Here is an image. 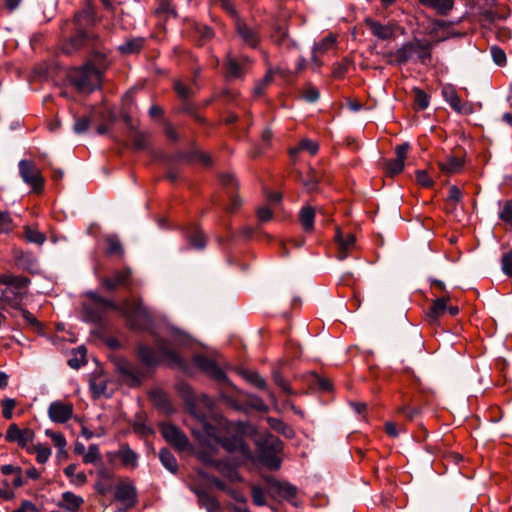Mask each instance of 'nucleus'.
I'll return each mask as SVG.
<instances>
[{
	"label": "nucleus",
	"instance_id": "12",
	"mask_svg": "<svg viewBox=\"0 0 512 512\" xmlns=\"http://www.w3.org/2000/svg\"><path fill=\"white\" fill-rule=\"evenodd\" d=\"M97 36L89 34L84 31H78L73 35L70 40L64 44L63 51L66 54H71L85 47H94V42L97 40Z\"/></svg>",
	"mask_w": 512,
	"mask_h": 512
},
{
	"label": "nucleus",
	"instance_id": "38",
	"mask_svg": "<svg viewBox=\"0 0 512 512\" xmlns=\"http://www.w3.org/2000/svg\"><path fill=\"white\" fill-rule=\"evenodd\" d=\"M0 283L14 286L16 288H22L28 285L29 279L26 277H18L14 275H2L0 277Z\"/></svg>",
	"mask_w": 512,
	"mask_h": 512
},
{
	"label": "nucleus",
	"instance_id": "41",
	"mask_svg": "<svg viewBox=\"0 0 512 512\" xmlns=\"http://www.w3.org/2000/svg\"><path fill=\"white\" fill-rule=\"evenodd\" d=\"M106 243H107L106 252L108 255H118V256L123 255V253H124L123 247L118 238H116L114 236H109L106 238Z\"/></svg>",
	"mask_w": 512,
	"mask_h": 512
},
{
	"label": "nucleus",
	"instance_id": "27",
	"mask_svg": "<svg viewBox=\"0 0 512 512\" xmlns=\"http://www.w3.org/2000/svg\"><path fill=\"white\" fill-rule=\"evenodd\" d=\"M419 2L428 8L434 9L440 15H447L453 8V0H419Z\"/></svg>",
	"mask_w": 512,
	"mask_h": 512
},
{
	"label": "nucleus",
	"instance_id": "51",
	"mask_svg": "<svg viewBox=\"0 0 512 512\" xmlns=\"http://www.w3.org/2000/svg\"><path fill=\"white\" fill-rule=\"evenodd\" d=\"M151 397L156 405L160 406L163 409H169V401L167 395L160 390L153 391L151 393Z\"/></svg>",
	"mask_w": 512,
	"mask_h": 512
},
{
	"label": "nucleus",
	"instance_id": "39",
	"mask_svg": "<svg viewBox=\"0 0 512 512\" xmlns=\"http://www.w3.org/2000/svg\"><path fill=\"white\" fill-rule=\"evenodd\" d=\"M31 452L36 454V460L40 464H45L52 454V450L41 443L36 444Z\"/></svg>",
	"mask_w": 512,
	"mask_h": 512
},
{
	"label": "nucleus",
	"instance_id": "22",
	"mask_svg": "<svg viewBox=\"0 0 512 512\" xmlns=\"http://www.w3.org/2000/svg\"><path fill=\"white\" fill-rule=\"evenodd\" d=\"M116 500L125 504L126 508H131L136 504V491L130 485H120L115 492Z\"/></svg>",
	"mask_w": 512,
	"mask_h": 512
},
{
	"label": "nucleus",
	"instance_id": "16",
	"mask_svg": "<svg viewBox=\"0 0 512 512\" xmlns=\"http://www.w3.org/2000/svg\"><path fill=\"white\" fill-rule=\"evenodd\" d=\"M5 439L8 442H16L19 446L25 447L34 439V432L29 428L20 429L16 424H11L6 431Z\"/></svg>",
	"mask_w": 512,
	"mask_h": 512
},
{
	"label": "nucleus",
	"instance_id": "19",
	"mask_svg": "<svg viewBox=\"0 0 512 512\" xmlns=\"http://www.w3.org/2000/svg\"><path fill=\"white\" fill-rule=\"evenodd\" d=\"M408 150V143H403L395 148L396 158L386 163V170L390 175H397L403 171Z\"/></svg>",
	"mask_w": 512,
	"mask_h": 512
},
{
	"label": "nucleus",
	"instance_id": "23",
	"mask_svg": "<svg viewBox=\"0 0 512 512\" xmlns=\"http://www.w3.org/2000/svg\"><path fill=\"white\" fill-rule=\"evenodd\" d=\"M247 63V57L237 59L229 55L225 64L228 75L233 78L241 77L244 74L245 66Z\"/></svg>",
	"mask_w": 512,
	"mask_h": 512
},
{
	"label": "nucleus",
	"instance_id": "46",
	"mask_svg": "<svg viewBox=\"0 0 512 512\" xmlns=\"http://www.w3.org/2000/svg\"><path fill=\"white\" fill-rule=\"evenodd\" d=\"M45 434L51 438V440L53 441V443H54L55 447H57V449H60L62 451L63 448H66L67 441L62 433L54 432L50 429H47L45 431Z\"/></svg>",
	"mask_w": 512,
	"mask_h": 512
},
{
	"label": "nucleus",
	"instance_id": "15",
	"mask_svg": "<svg viewBox=\"0 0 512 512\" xmlns=\"http://www.w3.org/2000/svg\"><path fill=\"white\" fill-rule=\"evenodd\" d=\"M419 48L418 39L413 41H409L403 44L398 50L395 52H390L387 54V57L390 58L388 61L390 64H399L403 65L407 63L412 57L415 55V49Z\"/></svg>",
	"mask_w": 512,
	"mask_h": 512
},
{
	"label": "nucleus",
	"instance_id": "47",
	"mask_svg": "<svg viewBox=\"0 0 512 512\" xmlns=\"http://www.w3.org/2000/svg\"><path fill=\"white\" fill-rule=\"evenodd\" d=\"M246 380L253 384L254 386L263 389L266 386V382L262 376H260L257 372L247 371L244 374Z\"/></svg>",
	"mask_w": 512,
	"mask_h": 512
},
{
	"label": "nucleus",
	"instance_id": "35",
	"mask_svg": "<svg viewBox=\"0 0 512 512\" xmlns=\"http://www.w3.org/2000/svg\"><path fill=\"white\" fill-rule=\"evenodd\" d=\"M64 474L70 478L74 485H83L87 481V476L84 472H77L76 464H70L64 469Z\"/></svg>",
	"mask_w": 512,
	"mask_h": 512
},
{
	"label": "nucleus",
	"instance_id": "9",
	"mask_svg": "<svg viewBox=\"0 0 512 512\" xmlns=\"http://www.w3.org/2000/svg\"><path fill=\"white\" fill-rule=\"evenodd\" d=\"M117 371L121 375L122 380L131 387L139 386L145 378L142 369L125 360L118 362Z\"/></svg>",
	"mask_w": 512,
	"mask_h": 512
},
{
	"label": "nucleus",
	"instance_id": "28",
	"mask_svg": "<svg viewBox=\"0 0 512 512\" xmlns=\"http://www.w3.org/2000/svg\"><path fill=\"white\" fill-rule=\"evenodd\" d=\"M299 180L301 181L304 189L307 192L312 193L318 191L320 177L314 169L309 168V171L307 172L306 176L299 174Z\"/></svg>",
	"mask_w": 512,
	"mask_h": 512
},
{
	"label": "nucleus",
	"instance_id": "13",
	"mask_svg": "<svg viewBox=\"0 0 512 512\" xmlns=\"http://www.w3.org/2000/svg\"><path fill=\"white\" fill-rule=\"evenodd\" d=\"M161 434L167 442L171 443L178 450H185L189 446L186 435L172 424H163Z\"/></svg>",
	"mask_w": 512,
	"mask_h": 512
},
{
	"label": "nucleus",
	"instance_id": "53",
	"mask_svg": "<svg viewBox=\"0 0 512 512\" xmlns=\"http://www.w3.org/2000/svg\"><path fill=\"white\" fill-rule=\"evenodd\" d=\"M273 41L279 45H285L287 42V31L284 27L277 26L272 34Z\"/></svg>",
	"mask_w": 512,
	"mask_h": 512
},
{
	"label": "nucleus",
	"instance_id": "8",
	"mask_svg": "<svg viewBox=\"0 0 512 512\" xmlns=\"http://www.w3.org/2000/svg\"><path fill=\"white\" fill-rule=\"evenodd\" d=\"M19 172L24 182L30 185L34 192H40L42 190L44 179L32 162L21 160L19 163Z\"/></svg>",
	"mask_w": 512,
	"mask_h": 512
},
{
	"label": "nucleus",
	"instance_id": "30",
	"mask_svg": "<svg viewBox=\"0 0 512 512\" xmlns=\"http://www.w3.org/2000/svg\"><path fill=\"white\" fill-rule=\"evenodd\" d=\"M300 223L306 232L314 229L315 209L311 206H305L299 213Z\"/></svg>",
	"mask_w": 512,
	"mask_h": 512
},
{
	"label": "nucleus",
	"instance_id": "64",
	"mask_svg": "<svg viewBox=\"0 0 512 512\" xmlns=\"http://www.w3.org/2000/svg\"><path fill=\"white\" fill-rule=\"evenodd\" d=\"M303 98L308 102H315L319 98V91L314 87H308L303 93Z\"/></svg>",
	"mask_w": 512,
	"mask_h": 512
},
{
	"label": "nucleus",
	"instance_id": "62",
	"mask_svg": "<svg viewBox=\"0 0 512 512\" xmlns=\"http://www.w3.org/2000/svg\"><path fill=\"white\" fill-rule=\"evenodd\" d=\"M90 121L86 117L78 118L74 123V131L78 134L87 131L89 128Z\"/></svg>",
	"mask_w": 512,
	"mask_h": 512
},
{
	"label": "nucleus",
	"instance_id": "59",
	"mask_svg": "<svg viewBox=\"0 0 512 512\" xmlns=\"http://www.w3.org/2000/svg\"><path fill=\"white\" fill-rule=\"evenodd\" d=\"M416 180L423 187H430L433 184V180L425 170H419L416 172Z\"/></svg>",
	"mask_w": 512,
	"mask_h": 512
},
{
	"label": "nucleus",
	"instance_id": "18",
	"mask_svg": "<svg viewBox=\"0 0 512 512\" xmlns=\"http://www.w3.org/2000/svg\"><path fill=\"white\" fill-rule=\"evenodd\" d=\"M195 363L197 366L215 380L222 382L226 380L225 372L216 364V362L206 356H196Z\"/></svg>",
	"mask_w": 512,
	"mask_h": 512
},
{
	"label": "nucleus",
	"instance_id": "25",
	"mask_svg": "<svg viewBox=\"0 0 512 512\" xmlns=\"http://www.w3.org/2000/svg\"><path fill=\"white\" fill-rule=\"evenodd\" d=\"M121 463L128 468H135L138 465V455L127 444H122L116 452Z\"/></svg>",
	"mask_w": 512,
	"mask_h": 512
},
{
	"label": "nucleus",
	"instance_id": "29",
	"mask_svg": "<svg viewBox=\"0 0 512 512\" xmlns=\"http://www.w3.org/2000/svg\"><path fill=\"white\" fill-rule=\"evenodd\" d=\"M448 300L449 297H441L437 298L433 302L432 306L427 312V317L431 322H435L440 316H442L446 312Z\"/></svg>",
	"mask_w": 512,
	"mask_h": 512
},
{
	"label": "nucleus",
	"instance_id": "60",
	"mask_svg": "<svg viewBox=\"0 0 512 512\" xmlns=\"http://www.w3.org/2000/svg\"><path fill=\"white\" fill-rule=\"evenodd\" d=\"M256 214H257L258 220L261 223L268 222L273 217V212L271 211L270 208H268L266 206L258 208L257 211H256Z\"/></svg>",
	"mask_w": 512,
	"mask_h": 512
},
{
	"label": "nucleus",
	"instance_id": "49",
	"mask_svg": "<svg viewBox=\"0 0 512 512\" xmlns=\"http://www.w3.org/2000/svg\"><path fill=\"white\" fill-rule=\"evenodd\" d=\"M491 56L493 58V61L498 66H503L506 64V53L504 50L498 46H492L490 49Z\"/></svg>",
	"mask_w": 512,
	"mask_h": 512
},
{
	"label": "nucleus",
	"instance_id": "11",
	"mask_svg": "<svg viewBox=\"0 0 512 512\" xmlns=\"http://www.w3.org/2000/svg\"><path fill=\"white\" fill-rule=\"evenodd\" d=\"M215 436H209L210 438L215 439L218 443L222 445V447L228 452L234 453L239 452L244 459H250L252 457V452L247 447L243 441L242 437L234 436L231 438L222 439L217 432V429L214 427Z\"/></svg>",
	"mask_w": 512,
	"mask_h": 512
},
{
	"label": "nucleus",
	"instance_id": "24",
	"mask_svg": "<svg viewBox=\"0 0 512 512\" xmlns=\"http://www.w3.org/2000/svg\"><path fill=\"white\" fill-rule=\"evenodd\" d=\"M83 503L84 499L81 496L72 492H64L58 505L69 512H76L81 508Z\"/></svg>",
	"mask_w": 512,
	"mask_h": 512
},
{
	"label": "nucleus",
	"instance_id": "17",
	"mask_svg": "<svg viewBox=\"0 0 512 512\" xmlns=\"http://www.w3.org/2000/svg\"><path fill=\"white\" fill-rule=\"evenodd\" d=\"M335 241L338 248L337 258L339 260H344L355 247L356 238L351 233L344 234L340 229H337Z\"/></svg>",
	"mask_w": 512,
	"mask_h": 512
},
{
	"label": "nucleus",
	"instance_id": "1",
	"mask_svg": "<svg viewBox=\"0 0 512 512\" xmlns=\"http://www.w3.org/2000/svg\"><path fill=\"white\" fill-rule=\"evenodd\" d=\"M98 65L88 63L81 68L69 72V79L78 91L90 93L99 87L102 72L106 67V58L103 53L96 54Z\"/></svg>",
	"mask_w": 512,
	"mask_h": 512
},
{
	"label": "nucleus",
	"instance_id": "56",
	"mask_svg": "<svg viewBox=\"0 0 512 512\" xmlns=\"http://www.w3.org/2000/svg\"><path fill=\"white\" fill-rule=\"evenodd\" d=\"M174 89L177 92L178 96L182 99H188L192 95V91L189 87L183 84L181 81H176L174 83Z\"/></svg>",
	"mask_w": 512,
	"mask_h": 512
},
{
	"label": "nucleus",
	"instance_id": "34",
	"mask_svg": "<svg viewBox=\"0 0 512 512\" xmlns=\"http://www.w3.org/2000/svg\"><path fill=\"white\" fill-rule=\"evenodd\" d=\"M319 150L317 142L310 139H303L299 142L298 146L290 149L291 156L296 155L301 151H307L310 155H315Z\"/></svg>",
	"mask_w": 512,
	"mask_h": 512
},
{
	"label": "nucleus",
	"instance_id": "63",
	"mask_svg": "<svg viewBox=\"0 0 512 512\" xmlns=\"http://www.w3.org/2000/svg\"><path fill=\"white\" fill-rule=\"evenodd\" d=\"M197 455V458L204 464H208V465H212L215 467V463L218 461V460H214L213 459V456L210 452H207V451H198L196 453Z\"/></svg>",
	"mask_w": 512,
	"mask_h": 512
},
{
	"label": "nucleus",
	"instance_id": "54",
	"mask_svg": "<svg viewBox=\"0 0 512 512\" xmlns=\"http://www.w3.org/2000/svg\"><path fill=\"white\" fill-rule=\"evenodd\" d=\"M25 236L29 242L42 244L45 240V236L37 230L27 227L25 230Z\"/></svg>",
	"mask_w": 512,
	"mask_h": 512
},
{
	"label": "nucleus",
	"instance_id": "21",
	"mask_svg": "<svg viewBox=\"0 0 512 512\" xmlns=\"http://www.w3.org/2000/svg\"><path fill=\"white\" fill-rule=\"evenodd\" d=\"M365 24L378 39L387 40L394 36V29L391 25H383L370 18L365 20Z\"/></svg>",
	"mask_w": 512,
	"mask_h": 512
},
{
	"label": "nucleus",
	"instance_id": "20",
	"mask_svg": "<svg viewBox=\"0 0 512 512\" xmlns=\"http://www.w3.org/2000/svg\"><path fill=\"white\" fill-rule=\"evenodd\" d=\"M157 349L159 354L162 356L164 360L168 362L170 365H183V360L181 357L170 348L169 343L164 339H158L156 342Z\"/></svg>",
	"mask_w": 512,
	"mask_h": 512
},
{
	"label": "nucleus",
	"instance_id": "37",
	"mask_svg": "<svg viewBox=\"0 0 512 512\" xmlns=\"http://www.w3.org/2000/svg\"><path fill=\"white\" fill-rule=\"evenodd\" d=\"M215 468L231 481L239 480L238 472L228 463L218 460L215 463Z\"/></svg>",
	"mask_w": 512,
	"mask_h": 512
},
{
	"label": "nucleus",
	"instance_id": "45",
	"mask_svg": "<svg viewBox=\"0 0 512 512\" xmlns=\"http://www.w3.org/2000/svg\"><path fill=\"white\" fill-rule=\"evenodd\" d=\"M133 146L137 150H143L148 144V134L140 131H134L132 135Z\"/></svg>",
	"mask_w": 512,
	"mask_h": 512
},
{
	"label": "nucleus",
	"instance_id": "7",
	"mask_svg": "<svg viewBox=\"0 0 512 512\" xmlns=\"http://www.w3.org/2000/svg\"><path fill=\"white\" fill-rule=\"evenodd\" d=\"M442 96L450 107L457 113L469 115L474 112L473 104L469 101H462L453 85L447 84L442 87Z\"/></svg>",
	"mask_w": 512,
	"mask_h": 512
},
{
	"label": "nucleus",
	"instance_id": "6",
	"mask_svg": "<svg viewBox=\"0 0 512 512\" xmlns=\"http://www.w3.org/2000/svg\"><path fill=\"white\" fill-rule=\"evenodd\" d=\"M282 450V442L275 436L269 435L258 442V460L264 466L277 469L280 466L278 453Z\"/></svg>",
	"mask_w": 512,
	"mask_h": 512
},
{
	"label": "nucleus",
	"instance_id": "48",
	"mask_svg": "<svg viewBox=\"0 0 512 512\" xmlns=\"http://www.w3.org/2000/svg\"><path fill=\"white\" fill-rule=\"evenodd\" d=\"M16 406V401L12 398H5L2 400V414L5 419L13 417V410Z\"/></svg>",
	"mask_w": 512,
	"mask_h": 512
},
{
	"label": "nucleus",
	"instance_id": "33",
	"mask_svg": "<svg viewBox=\"0 0 512 512\" xmlns=\"http://www.w3.org/2000/svg\"><path fill=\"white\" fill-rule=\"evenodd\" d=\"M439 167L443 172L449 174L457 173L463 167V161L458 157L451 156L446 160L439 162Z\"/></svg>",
	"mask_w": 512,
	"mask_h": 512
},
{
	"label": "nucleus",
	"instance_id": "57",
	"mask_svg": "<svg viewBox=\"0 0 512 512\" xmlns=\"http://www.w3.org/2000/svg\"><path fill=\"white\" fill-rule=\"evenodd\" d=\"M12 230V220L8 213L0 212V232L7 233Z\"/></svg>",
	"mask_w": 512,
	"mask_h": 512
},
{
	"label": "nucleus",
	"instance_id": "58",
	"mask_svg": "<svg viewBox=\"0 0 512 512\" xmlns=\"http://www.w3.org/2000/svg\"><path fill=\"white\" fill-rule=\"evenodd\" d=\"M502 270L507 276L512 277V250L503 255Z\"/></svg>",
	"mask_w": 512,
	"mask_h": 512
},
{
	"label": "nucleus",
	"instance_id": "55",
	"mask_svg": "<svg viewBox=\"0 0 512 512\" xmlns=\"http://www.w3.org/2000/svg\"><path fill=\"white\" fill-rule=\"evenodd\" d=\"M253 503L257 506H264L266 504L265 493L261 487L254 486L252 488Z\"/></svg>",
	"mask_w": 512,
	"mask_h": 512
},
{
	"label": "nucleus",
	"instance_id": "43",
	"mask_svg": "<svg viewBox=\"0 0 512 512\" xmlns=\"http://www.w3.org/2000/svg\"><path fill=\"white\" fill-rule=\"evenodd\" d=\"M100 451L96 444L89 445L87 451L83 455V462L85 464H95L100 461Z\"/></svg>",
	"mask_w": 512,
	"mask_h": 512
},
{
	"label": "nucleus",
	"instance_id": "44",
	"mask_svg": "<svg viewBox=\"0 0 512 512\" xmlns=\"http://www.w3.org/2000/svg\"><path fill=\"white\" fill-rule=\"evenodd\" d=\"M418 46L419 48L415 49V55H417L421 63L425 64L431 58L430 43L418 40Z\"/></svg>",
	"mask_w": 512,
	"mask_h": 512
},
{
	"label": "nucleus",
	"instance_id": "4",
	"mask_svg": "<svg viewBox=\"0 0 512 512\" xmlns=\"http://www.w3.org/2000/svg\"><path fill=\"white\" fill-rule=\"evenodd\" d=\"M129 322L132 328L142 329L149 325L153 316L150 309L143 305L141 300H125L120 303L119 311Z\"/></svg>",
	"mask_w": 512,
	"mask_h": 512
},
{
	"label": "nucleus",
	"instance_id": "31",
	"mask_svg": "<svg viewBox=\"0 0 512 512\" xmlns=\"http://www.w3.org/2000/svg\"><path fill=\"white\" fill-rule=\"evenodd\" d=\"M138 356L141 359V361L147 366H155L159 362L158 353L148 346H139Z\"/></svg>",
	"mask_w": 512,
	"mask_h": 512
},
{
	"label": "nucleus",
	"instance_id": "5",
	"mask_svg": "<svg viewBox=\"0 0 512 512\" xmlns=\"http://www.w3.org/2000/svg\"><path fill=\"white\" fill-rule=\"evenodd\" d=\"M221 7L231 16L235 17V29L238 38L248 47L256 48L260 43V35L257 27L251 26L236 16V11L230 0H219Z\"/></svg>",
	"mask_w": 512,
	"mask_h": 512
},
{
	"label": "nucleus",
	"instance_id": "50",
	"mask_svg": "<svg viewBox=\"0 0 512 512\" xmlns=\"http://www.w3.org/2000/svg\"><path fill=\"white\" fill-rule=\"evenodd\" d=\"M499 218L510 225L512 229V200L505 202L502 210L499 213Z\"/></svg>",
	"mask_w": 512,
	"mask_h": 512
},
{
	"label": "nucleus",
	"instance_id": "52",
	"mask_svg": "<svg viewBox=\"0 0 512 512\" xmlns=\"http://www.w3.org/2000/svg\"><path fill=\"white\" fill-rule=\"evenodd\" d=\"M90 388L95 397H100L106 391V383L103 379L97 378L90 383Z\"/></svg>",
	"mask_w": 512,
	"mask_h": 512
},
{
	"label": "nucleus",
	"instance_id": "14",
	"mask_svg": "<svg viewBox=\"0 0 512 512\" xmlns=\"http://www.w3.org/2000/svg\"><path fill=\"white\" fill-rule=\"evenodd\" d=\"M73 415V405L62 401H54L49 405L48 416L54 423H66Z\"/></svg>",
	"mask_w": 512,
	"mask_h": 512
},
{
	"label": "nucleus",
	"instance_id": "3",
	"mask_svg": "<svg viewBox=\"0 0 512 512\" xmlns=\"http://www.w3.org/2000/svg\"><path fill=\"white\" fill-rule=\"evenodd\" d=\"M191 414L199 421L207 436H215L214 426L206 421L213 412V400L205 394L188 395L186 398Z\"/></svg>",
	"mask_w": 512,
	"mask_h": 512
},
{
	"label": "nucleus",
	"instance_id": "61",
	"mask_svg": "<svg viewBox=\"0 0 512 512\" xmlns=\"http://www.w3.org/2000/svg\"><path fill=\"white\" fill-rule=\"evenodd\" d=\"M279 491L280 493L287 497V498H293L297 494V489L293 485H290L288 483H283L279 485Z\"/></svg>",
	"mask_w": 512,
	"mask_h": 512
},
{
	"label": "nucleus",
	"instance_id": "26",
	"mask_svg": "<svg viewBox=\"0 0 512 512\" xmlns=\"http://www.w3.org/2000/svg\"><path fill=\"white\" fill-rule=\"evenodd\" d=\"M144 44L145 38L143 37L128 38L118 46V50L123 55L136 54L141 51Z\"/></svg>",
	"mask_w": 512,
	"mask_h": 512
},
{
	"label": "nucleus",
	"instance_id": "32",
	"mask_svg": "<svg viewBox=\"0 0 512 512\" xmlns=\"http://www.w3.org/2000/svg\"><path fill=\"white\" fill-rule=\"evenodd\" d=\"M189 244L196 249H203L206 246V238L198 227L194 226L187 232Z\"/></svg>",
	"mask_w": 512,
	"mask_h": 512
},
{
	"label": "nucleus",
	"instance_id": "42",
	"mask_svg": "<svg viewBox=\"0 0 512 512\" xmlns=\"http://www.w3.org/2000/svg\"><path fill=\"white\" fill-rule=\"evenodd\" d=\"M336 43V38L333 35H328L327 37L323 38L321 41L315 44L314 46V53H325L326 51H329L334 47Z\"/></svg>",
	"mask_w": 512,
	"mask_h": 512
},
{
	"label": "nucleus",
	"instance_id": "10",
	"mask_svg": "<svg viewBox=\"0 0 512 512\" xmlns=\"http://www.w3.org/2000/svg\"><path fill=\"white\" fill-rule=\"evenodd\" d=\"M131 275L132 272L130 268L116 270L111 276L103 277L101 279V285L108 292L115 291L119 287L128 288L131 284Z\"/></svg>",
	"mask_w": 512,
	"mask_h": 512
},
{
	"label": "nucleus",
	"instance_id": "2",
	"mask_svg": "<svg viewBox=\"0 0 512 512\" xmlns=\"http://www.w3.org/2000/svg\"><path fill=\"white\" fill-rule=\"evenodd\" d=\"M87 301L82 305L84 319L91 323H101L109 312L120 311V304L105 299L96 292L89 291L86 293Z\"/></svg>",
	"mask_w": 512,
	"mask_h": 512
},
{
	"label": "nucleus",
	"instance_id": "36",
	"mask_svg": "<svg viewBox=\"0 0 512 512\" xmlns=\"http://www.w3.org/2000/svg\"><path fill=\"white\" fill-rule=\"evenodd\" d=\"M159 458L162 465L172 473H176L178 469L177 460L174 455L167 449H161Z\"/></svg>",
	"mask_w": 512,
	"mask_h": 512
},
{
	"label": "nucleus",
	"instance_id": "40",
	"mask_svg": "<svg viewBox=\"0 0 512 512\" xmlns=\"http://www.w3.org/2000/svg\"><path fill=\"white\" fill-rule=\"evenodd\" d=\"M414 94V102L419 110H425L430 103L429 96L420 88L414 87L412 90Z\"/></svg>",
	"mask_w": 512,
	"mask_h": 512
}]
</instances>
